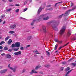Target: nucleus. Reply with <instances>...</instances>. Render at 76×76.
<instances>
[{"mask_svg": "<svg viewBox=\"0 0 76 76\" xmlns=\"http://www.w3.org/2000/svg\"><path fill=\"white\" fill-rule=\"evenodd\" d=\"M15 44H13L12 45V48H13L15 47Z\"/></svg>", "mask_w": 76, "mask_h": 76, "instance_id": "nucleus-31", "label": "nucleus"}, {"mask_svg": "<svg viewBox=\"0 0 76 76\" xmlns=\"http://www.w3.org/2000/svg\"><path fill=\"white\" fill-rule=\"evenodd\" d=\"M72 60V58H71V59H69V60L70 61H71V60Z\"/></svg>", "mask_w": 76, "mask_h": 76, "instance_id": "nucleus-58", "label": "nucleus"}, {"mask_svg": "<svg viewBox=\"0 0 76 76\" xmlns=\"http://www.w3.org/2000/svg\"><path fill=\"white\" fill-rule=\"evenodd\" d=\"M76 9V6H75L73 9H72V10H74V9Z\"/></svg>", "mask_w": 76, "mask_h": 76, "instance_id": "nucleus-40", "label": "nucleus"}, {"mask_svg": "<svg viewBox=\"0 0 76 76\" xmlns=\"http://www.w3.org/2000/svg\"><path fill=\"white\" fill-rule=\"evenodd\" d=\"M39 66H37L36 67L35 69L36 70H37V69H39Z\"/></svg>", "mask_w": 76, "mask_h": 76, "instance_id": "nucleus-36", "label": "nucleus"}, {"mask_svg": "<svg viewBox=\"0 0 76 76\" xmlns=\"http://www.w3.org/2000/svg\"><path fill=\"white\" fill-rule=\"evenodd\" d=\"M30 46H31L30 45H27L26 47V48H28V47H29Z\"/></svg>", "mask_w": 76, "mask_h": 76, "instance_id": "nucleus-30", "label": "nucleus"}, {"mask_svg": "<svg viewBox=\"0 0 76 76\" xmlns=\"http://www.w3.org/2000/svg\"><path fill=\"white\" fill-rule=\"evenodd\" d=\"M76 38H74L73 39H72V41H74V40H76Z\"/></svg>", "mask_w": 76, "mask_h": 76, "instance_id": "nucleus-41", "label": "nucleus"}, {"mask_svg": "<svg viewBox=\"0 0 76 76\" xmlns=\"http://www.w3.org/2000/svg\"><path fill=\"white\" fill-rule=\"evenodd\" d=\"M43 18H44L43 19L45 20H48V19H49V18L48 17L47 14H45V15H40V16L39 18V19H37V20L39 22L40 21V20H41V19H42Z\"/></svg>", "mask_w": 76, "mask_h": 76, "instance_id": "nucleus-1", "label": "nucleus"}, {"mask_svg": "<svg viewBox=\"0 0 76 76\" xmlns=\"http://www.w3.org/2000/svg\"><path fill=\"white\" fill-rule=\"evenodd\" d=\"M48 10H51V11L53 10V8H51L49 9H48Z\"/></svg>", "mask_w": 76, "mask_h": 76, "instance_id": "nucleus-39", "label": "nucleus"}, {"mask_svg": "<svg viewBox=\"0 0 76 76\" xmlns=\"http://www.w3.org/2000/svg\"><path fill=\"white\" fill-rule=\"evenodd\" d=\"M28 10V8H26L24 9L23 10V12H26V10Z\"/></svg>", "mask_w": 76, "mask_h": 76, "instance_id": "nucleus-23", "label": "nucleus"}, {"mask_svg": "<svg viewBox=\"0 0 76 76\" xmlns=\"http://www.w3.org/2000/svg\"><path fill=\"white\" fill-rule=\"evenodd\" d=\"M10 38V37H9V36L7 37L5 39V41H7L8 39H9V38Z\"/></svg>", "mask_w": 76, "mask_h": 76, "instance_id": "nucleus-18", "label": "nucleus"}, {"mask_svg": "<svg viewBox=\"0 0 76 76\" xmlns=\"http://www.w3.org/2000/svg\"><path fill=\"white\" fill-rule=\"evenodd\" d=\"M21 54V51H19L18 52H17L14 53L15 55L16 56L20 55V54Z\"/></svg>", "mask_w": 76, "mask_h": 76, "instance_id": "nucleus-7", "label": "nucleus"}, {"mask_svg": "<svg viewBox=\"0 0 76 76\" xmlns=\"http://www.w3.org/2000/svg\"><path fill=\"white\" fill-rule=\"evenodd\" d=\"M12 10V8H10L7 10V11L8 12H10Z\"/></svg>", "mask_w": 76, "mask_h": 76, "instance_id": "nucleus-32", "label": "nucleus"}, {"mask_svg": "<svg viewBox=\"0 0 76 76\" xmlns=\"http://www.w3.org/2000/svg\"><path fill=\"white\" fill-rule=\"evenodd\" d=\"M6 57L7 58H10L12 57V56L10 54H7L6 55Z\"/></svg>", "mask_w": 76, "mask_h": 76, "instance_id": "nucleus-12", "label": "nucleus"}, {"mask_svg": "<svg viewBox=\"0 0 76 76\" xmlns=\"http://www.w3.org/2000/svg\"><path fill=\"white\" fill-rule=\"evenodd\" d=\"M12 42V40L11 39H10L8 41V44L9 45V44H10Z\"/></svg>", "mask_w": 76, "mask_h": 76, "instance_id": "nucleus-13", "label": "nucleus"}, {"mask_svg": "<svg viewBox=\"0 0 76 76\" xmlns=\"http://www.w3.org/2000/svg\"><path fill=\"white\" fill-rule=\"evenodd\" d=\"M58 46V45H56L55 46V49L54 50H56L57 49V47Z\"/></svg>", "mask_w": 76, "mask_h": 76, "instance_id": "nucleus-24", "label": "nucleus"}, {"mask_svg": "<svg viewBox=\"0 0 76 76\" xmlns=\"http://www.w3.org/2000/svg\"><path fill=\"white\" fill-rule=\"evenodd\" d=\"M9 51H10V52H11L12 51V49H9L8 50Z\"/></svg>", "mask_w": 76, "mask_h": 76, "instance_id": "nucleus-48", "label": "nucleus"}, {"mask_svg": "<svg viewBox=\"0 0 76 76\" xmlns=\"http://www.w3.org/2000/svg\"><path fill=\"white\" fill-rule=\"evenodd\" d=\"M10 64H9V65L8 66V67L9 68V69H11V70H13V71L14 72H15L16 71V69H13V68L10 67Z\"/></svg>", "mask_w": 76, "mask_h": 76, "instance_id": "nucleus-10", "label": "nucleus"}, {"mask_svg": "<svg viewBox=\"0 0 76 76\" xmlns=\"http://www.w3.org/2000/svg\"><path fill=\"white\" fill-rule=\"evenodd\" d=\"M12 0H9V1H10V2H12Z\"/></svg>", "mask_w": 76, "mask_h": 76, "instance_id": "nucleus-54", "label": "nucleus"}, {"mask_svg": "<svg viewBox=\"0 0 76 76\" xmlns=\"http://www.w3.org/2000/svg\"><path fill=\"white\" fill-rule=\"evenodd\" d=\"M22 18H22V17H20V18H19V19H22Z\"/></svg>", "mask_w": 76, "mask_h": 76, "instance_id": "nucleus-59", "label": "nucleus"}, {"mask_svg": "<svg viewBox=\"0 0 76 76\" xmlns=\"http://www.w3.org/2000/svg\"><path fill=\"white\" fill-rule=\"evenodd\" d=\"M42 10V7H40L39 8V9L38 10L37 13L39 14V13H40V12H41V10Z\"/></svg>", "mask_w": 76, "mask_h": 76, "instance_id": "nucleus-14", "label": "nucleus"}, {"mask_svg": "<svg viewBox=\"0 0 76 76\" xmlns=\"http://www.w3.org/2000/svg\"><path fill=\"white\" fill-rule=\"evenodd\" d=\"M72 64L74 66H76V63H73Z\"/></svg>", "mask_w": 76, "mask_h": 76, "instance_id": "nucleus-34", "label": "nucleus"}, {"mask_svg": "<svg viewBox=\"0 0 76 76\" xmlns=\"http://www.w3.org/2000/svg\"><path fill=\"white\" fill-rule=\"evenodd\" d=\"M69 13H70V10L66 11L65 14H62L61 15H60L59 16V18H62L63 16H68V15H69Z\"/></svg>", "mask_w": 76, "mask_h": 76, "instance_id": "nucleus-3", "label": "nucleus"}, {"mask_svg": "<svg viewBox=\"0 0 76 76\" xmlns=\"http://www.w3.org/2000/svg\"><path fill=\"white\" fill-rule=\"evenodd\" d=\"M4 23H5V21H4V23H3V24L4 25Z\"/></svg>", "mask_w": 76, "mask_h": 76, "instance_id": "nucleus-61", "label": "nucleus"}, {"mask_svg": "<svg viewBox=\"0 0 76 76\" xmlns=\"http://www.w3.org/2000/svg\"><path fill=\"white\" fill-rule=\"evenodd\" d=\"M15 47H20V42H17L15 43Z\"/></svg>", "mask_w": 76, "mask_h": 76, "instance_id": "nucleus-9", "label": "nucleus"}, {"mask_svg": "<svg viewBox=\"0 0 76 76\" xmlns=\"http://www.w3.org/2000/svg\"><path fill=\"white\" fill-rule=\"evenodd\" d=\"M69 70H70V68L69 67H67L65 69L66 71L67 72V71H69Z\"/></svg>", "mask_w": 76, "mask_h": 76, "instance_id": "nucleus-19", "label": "nucleus"}, {"mask_svg": "<svg viewBox=\"0 0 76 76\" xmlns=\"http://www.w3.org/2000/svg\"><path fill=\"white\" fill-rule=\"evenodd\" d=\"M50 6H51V5H49L48 6H47V7H50Z\"/></svg>", "mask_w": 76, "mask_h": 76, "instance_id": "nucleus-46", "label": "nucleus"}, {"mask_svg": "<svg viewBox=\"0 0 76 76\" xmlns=\"http://www.w3.org/2000/svg\"><path fill=\"white\" fill-rule=\"evenodd\" d=\"M27 2H28V0H26L25 2L24 3V5L26 4V3H27Z\"/></svg>", "mask_w": 76, "mask_h": 76, "instance_id": "nucleus-26", "label": "nucleus"}, {"mask_svg": "<svg viewBox=\"0 0 76 76\" xmlns=\"http://www.w3.org/2000/svg\"><path fill=\"white\" fill-rule=\"evenodd\" d=\"M31 38H32V37L31 36L28 37H27V39L28 40L31 39Z\"/></svg>", "mask_w": 76, "mask_h": 76, "instance_id": "nucleus-21", "label": "nucleus"}, {"mask_svg": "<svg viewBox=\"0 0 76 76\" xmlns=\"http://www.w3.org/2000/svg\"><path fill=\"white\" fill-rule=\"evenodd\" d=\"M54 41L55 42H58V43L59 44H61L62 42H63V41H60L57 38H56L54 39Z\"/></svg>", "mask_w": 76, "mask_h": 76, "instance_id": "nucleus-5", "label": "nucleus"}, {"mask_svg": "<svg viewBox=\"0 0 76 76\" xmlns=\"http://www.w3.org/2000/svg\"><path fill=\"white\" fill-rule=\"evenodd\" d=\"M3 47L0 46V49H3Z\"/></svg>", "mask_w": 76, "mask_h": 76, "instance_id": "nucleus-44", "label": "nucleus"}, {"mask_svg": "<svg viewBox=\"0 0 76 76\" xmlns=\"http://www.w3.org/2000/svg\"><path fill=\"white\" fill-rule=\"evenodd\" d=\"M4 43H5L4 42L2 41L1 43H0V45H2V44H4Z\"/></svg>", "mask_w": 76, "mask_h": 76, "instance_id": "nucleus-20", "label": "nucleus"}, {"mask_svg": "<svg viewBox=\"0 0 76 76\" xmlns=\"http://www.w3.org/2000/svg\"><path fill=\"white\" fill-rule=\"evenodd\" d=\"M17 25H18V24L17 23H15L13 25L11 26H10V28L11 29H15V28H16Z\"/></svg>", "mask_w": 76, "mask_h": 76, "instance_id": "nucleus-4", "label": "nucleus"}, {"mask_svg": "<svg viewBox=\"0 0 76 76\" xmlns=\"http://www.w3.org/2000/svg\"><path fill=\"white\" fill-rule=\"evenodd\" d=\"M29 1H30V2H32V0H29Z\"/></svg>", "mask_w": 76, "mask_h": 76, "instance_id": "nucleus-64", "label": "nucleus"}, {"mask_svg": "<svg viewBox=\"0 0 76 76\" xmlns=\"http://www.w3.org/2000/svg\"><path fill=\"white\" fill-rule=\"evenodd\" d=\"M64 69V68H63V67H62L60 68V70H63Z\"/></svg>", "mask_w": 76, "mask_h": 76, "instance_id": "nucleus-38", "label": "nucleus"}, {"mask_svg": "<svg viewBox=\"0 0 76 76\" xmlns=\"http://www.w3.org/2000/svg\"><path fill=\"white\" fill-rule=\"evenodd\" d=\"M8 48L7 47H4V50H8Z\"/></svg>", "mask_w": 76, "mask_h": 76, "instance_id": "nucleus-22", "label": "nucleus"}, {"mask_svg": "<svg viewBox=\"0 0 76 76\" xmlns=\"http://www.w3.org/2000/svg\"><path fill=\"white\" fill-rule=\"evenodd\" d=\"M2 21V20H1V19H0V23Z\"/></svg>", "mask_w": 76, "mask_h": 76, "instance_id": "nucleus-55", "label": "nucleus"}, {"mask_svg": "<svg viewBox=\"0 0 76 76\" xmlns=\"http://www.w3.org/2000/svg\"><path fill=\"white\" fill-rule=\"evenodd\" d=\"M46 52L48 55H50V52H49L48 51H46Z\"/></svg>", "mask_w": 76, "mask_h": 76, "instance_id": "nucleus-35", "label": "nucleus"}, {"mask_svg": "<svg viewBox=\"0 0 76 76\" xmlns=\"http://www.w3.org/2000/svg\"><path fill=\"white\" fill-rule=\"evenodd\" d=\"M25 71H26V69H23L22 71V73H24V72H25Z\"/></svg>", "mask_w": 76, "mask_h": 76, "instance_id": "nucleus-29", "label": "nucleus"}, {"mask_svg": "<svg viewBox=\"0 0 76 76\" xmlns=\"http://www.w3.org/2000/svg\"><path fill=\"white\" fill-rule=\"evenodd\" d=\"M20 49L21 50H23V47H21Z\"/></svg>", "mask_w": 76, "mask_h": 76, "instance_id": "nucleus-37", "label": "nucleus"}, {"mask_svg": "<svg viewBox=\"0 0 76 76\" xmlns=\"http://www.w3.org/2000/svg\"><path fill=\"white\" fill-rule=\"evenodd\" d=\"M35 70L33 69L31 71V74H32V73H37V72L36 71H35Z\"/></svg>", "mask_w": 76, "mask_h": 76, "instance_id": "nucleus-15", "label": "nucleus"}, {"mask_svg": "<svg viewBox=\"0 0 76 76\" xmlns=\"http://www.w3.org/2000/svg\"><path fill=\"white\" fill-rule=\"evenodd\" d=\"M41 57L42 58H44V57H43V56H41Z\"/></svg>", "mask_w": 76, "mask_h": 76, "instance_id": "nucleus-56", "label": "nucleus"}, {"mask_svg": "<svg viewBox=\"0 0 76 76\" xmlns=\"http://www.w3.org/2000/svg\"><path fill=\"white\" fill-rule=\"evenodd\" d=\"M5 55V54L4 53H3L2 54H1V55L2 56H4V55Z\"/></svg>", "mask_w": 76, "mask_h": 76, "instance_id": "nucleus-47", "label": "nucleus"}, {"mask_svg": "<svg viewBox=\"0 0 76 76\" xmlns=\"http://www.w3.org/2000/svg\"><path fill=\"white\" fill-rule=\"evenodd\" d=\"M34 25V23H32L31 24V25Z\"/></svg>", "mask_w": 76, "mask_h": 76, "instance_id": "nucleus-52", "label": "nucleus"}, {"mask_svg": "<svg viewBox=\"0 0 76 76\" xmlns=\"http://www.w3.org/2000/svg\"><path fill=\"white\" fill-rule=\"evenodd\" d=\"M71 34H72V31H68L67 34V37H69L70 36Z\"/></svg>", "mask_w": 76, "mask_h": 76, "instance_id": "nucleus-11", "label": "nucleus"}, {"mask_svg": "<svg viewBox=\"0 0 76 76\" xmlns=\"http://www.w3.org/2000/svg\"><path fill=\"white\" fill-rule=\"evenodd\" d=\"M36 54H40V53L38 52V53H36Z\"/></svg>", "mask_w": 76, "mask_h": 76, "instance_id": "nucleus-49", "label": "nucleus"}, {"mask_svg": "<svg viewBox=\"0 0 76 76\" xmlns=\"http://www.w3.org/2000/svg\"><path fill=\"white\" fill-rule=\"evenodd\" d=\"M13 5H10V6H13Z\"/></svg>", "mask_w": 76, "mask_h": 76, "instance_id": "nucleus-60", "label": "nucleus"}, {"mask_svg": "<svg viewBox=\"0 0 76 76\" xmlns=\"http://www.w3.org/2000/svg\"><path fill=\"white\" fill-rule=\"evenodd\" d=\"M62 3V2H59L58 3H56L55 5V6H56V5H57V4H58V3Z\"/></svg>", "mask_w": 76, "mask_h": 76, "instance_id": "nucleus-33", "label": "nucleus"}, {"mask_svg": "<svg viewBox=\"0 0 76 76\" xmlns=\"http://www.w3.org/2000/svg\"><path fill=\"white\" fill-rule=\"evenodd\" d=\"M58 25H56V24H53L52 26L53 29H54V30H56L57 29V26Z\"/></svg>", "mask_w": 76, "mask_h": 76, "instance_id": "nucleus-8", "label": "nucleus"}, {"mask_svg": "<svg viewBox=\"0 0 76 76\" xmlns=\"http://www.w3.org/2000/svg\"><path fill=\"white\" fill-rule=\"evenodd\" d=\"M62 64H66V62H64L62 63Z\"/></svg>", "mask_w": 76, "mask_h": 76, "instance_id": "nucleus-43", "label": "nucleus"}, {"mask_svg": "<svg viewBox=\"0 0 76 76\" xmlns=\"http://www.w3.org/2000/svg\"><path fill=\"white\" fill-rule=\"evenodd\" d=\"M2 1H6V0H2Z\"/></svg>", "mask_w": 76, "mask_h": 76, "instance_id": "nucleus-57", "label": "nucleus"}, {"mask_svg": "<svg viewBox=\"0 0 76 76\" xmlns=\"http://www.w3.org/2000/svg\"><path fill=\"white\" fill-rule=\"evenodd\" d=\"M7 71V69H5L1 70L0 71L1 73H5Z\"/></svg>", "mask_w": 76, "mask_h": 76, "instance_id": "nucleus-6", "label": "nucleus"}, {"mask_svg": "<svg viewBox=\"0 0 76 76\" xmlns=\"http://www.w3.org/2000/svg\"><path fill=\"white\" fill-rule=\"evenodd\" d=\"M14 32L13 31H10L9 32V34H14Z\"/></svg>", "mask_w": 76, "mask_h": 76, "instance_id": "nucleus-25", "label": "nucleus"}, {"mask_svg": "<svg viewBox=\"0 0 76 76\" xmlns=\"http://www.w3.org/2000/svg\"><path fill=\"white\" fill-rule=\"evenodd\" d=\"M62 48V47H60L59 48V50H60V49H61V48Z\"/></svg>", "mask_w": 76, "mask_h": 76, "instance_id": "nucleus-53", "label": "nucleus"}, {"mask_svg": "<svg viewBox=\"0 0 76 76\" xmlns=\"http://www.w3.org/2000/svg\"><path fill=\"white\" fill-rule=\"evenodd\" d=\"M19 9H18L15 10V12L16 13H18L19 12Z\"/></svg>", "mask_w": 76, "mask_h": 76, "instance_id": "nucleus-28", "label": "nucleus"}, {"mask_svg": "<svg viewBox=\"0 0 76 76\" xmlns=\"http://www.w3.org/2000/svg\"><path fill=\"white\" fill-rule=\"evenodd\" d=\"M67 9V7H64L63 8V9Z\"/></svg>", "mask_w": 76, "mask_h": 76, "instance_id": "nucleus-51", "label": "nucleus"}, {"mask_svg": "<svg viewBox=\"0 0 76 76\" xmlns=\"http://www.w3.org/2000/svg\"><path fill=\"white\" fill-rule=\"evenodd\" d=\"M19 48H15L13 49V50L14 51H17L18 50H19Z\"/></svg>", "mask_w": 76, "mask_h": 76, "instance_id": "nucleus-17", "label": "nucleus"}, {"mask_svg": "<svg viewBox=\"0 0 76 76\" xmlns=\"http://www.w3.org/2000/svg\"><path fill=\"white\" fill-rule=\"evenodd\" d=\"M4 17H5V15H3L1 16V18H4Z\"/></svg>", "mask_w": 76, "mask_h": 76, "instance_id": "nucleus-27", "label": "nucleus"}, {"mask_svg": "<svg viewBox=\"0 0 76 76\" xmlns=\"http://www.w3.org/2000/svg\"><path fill=\"white\" fill-rule=\"evenodd\" d=\"M36 21V20H33V22H35Z\"/></svg>", "mask_w": 76, "mask_h": 76, "instance_id": "nucleus-63", "label": "nucleus"}, {"mask_svg": "<svg viewBox=\"0 0 76 76\" xmlns=\"http://www.w3.org/2000/svg\"><path fill=\"white\" fill-rule=\"evenodd\" d=\"M35 52H38V50H36L35 51Z\"/></svg>", "mask_w": 76, "mask_h": 76, "instance_id": "nucleus-62", "label": "nucleus"}, {"mask_svg": "<svg viewBox=\"0 0 76 76\" xmlns=\"http://www.w3.org/2000/svg\"><path fill=\"white\" fill-rule=\"evenodd\" d=\"M69 44V42H68V43H67L65 45H64V47H65V46H66V45H68V44Z\"/></svg>", "mask_w": 76, "mask_h": 76, "instance_id": "nucleus-42", "label": "nucleus"}, {"mask_svg": "<svg viewBox=\"0 0 76 76\" xmlns=\"http://www.w3.org/2000/svg\"><path fill=\"white\" fill-rule=\"evenodd\" d=\"M15 6H19V5L18 4H16Z\"/></svg>", "mask_w": 76, "mask_h": 76, "instance_id": "nucleus-45", "label": "nucleus"}, {"mask_svg": "<svg viewBox=\"0 0 76 76\" xmlns=\"http://www.w3.org/2000/svg\"><path fill=\"white\" fill-rule=\"evenodd\" d=\"M43 31L44 32H47V29L45 27H44L43 28Z\"/></svg>", "mask_w": 76, "mask_h": 76, "instance_id": "nucleus-16", "label": "nucleus"}, {"mask_svg": "<svg viewBox=\"0 0 76 76\" xmlns=\"http://www.w3.org/2000/svg\"><path fill=\"white\" fill-rule=\"evenodd\" d=\"M65 29L66 26H63L62 27L60 31V35H62L64 34Z\"/></svg>", "mask_w": 76, "mask_h": 76, "instance_id": "nucleus-2", "label": "nucleus"}, {"mask_svg": "<svg viewBox=\"0 0 76 76\" xmlns=\"http://www.w3.org/2000/svg\"><path fill=\"white\" fill-rule=\"evenodd\" d=\"M73 6V3H71V6Z\"/></svg>", "mask_w": 76, "mask_h": 76, "instance_id": "nucleus-50", "label": "nucleus"}]
</instances>
